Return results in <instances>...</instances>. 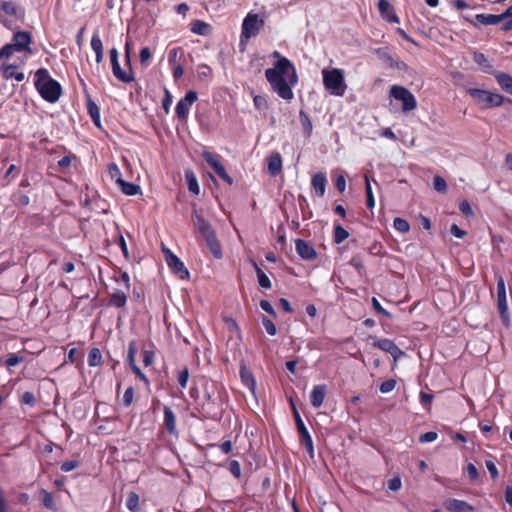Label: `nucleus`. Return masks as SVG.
<instances>
[{
  "mask_svg": "<svg viewBox=\"0 0 512 512\" xmlns=\"http://www.w3.org/2000/svg\"><path fill=\"white\" fill-rule=\"evenodd\" d=\"M133 399H134V388L132 386H129L123 394L121 403L124 407H129L133 403Z\"/></svg>",
  "mask_w": 512,
  "mask_h": 512,
  "instance_id": "nucleus-52",
  "label": "nucleus"
},
{
  "mask_svg": "<svg viewBox=\"0 0 512 512\" xmlns=\"http://www.w3.org/2000/svg\"><path fill=\"white\" fill-rule=\"evenodd\" d=\"M372 345L375 348L389 353L393 357L394 361H397L401 356L404 355V352L392 340L388 338L375 340Z\"/></svg>",
  "mask_w": 512,
  "mask_h": 512,
  "instance_id": "nucleus-14",
  "label": "nucleus"
},
{
  "mask_svg": "<svg viewBox=\"0 0 512 512\" xmlns=\"http://www.w3.org/2000/svg\"><path fill=\"white\" fill-rule=\"evenodd\" d=\"M140 497L136 492H129L126 499V507L130 512H140Z\"/></svg>",
  "mask_w": 512,
  "mask_h": 512,
  "instance_id": "nucleus-36",
  "label": "nucleus"
},
{
  "mask_svg": "<svg viewBox=\"0 0 512 512\" xmlns=\"http://www.w3.org/2000/svg\"><path fill=\"white\" fill-rule=\"evenodd\" d=\"M272 56L277 61L273 67L265 70V78L274 93L285 101H291L294 98L293 88L298 84L296 68L279 51H273Z\"/></svg>",
  "mask_w": 512,
  "mask_h": 512,
  "instance_id": "nucleus-1",
  "label": "nucleus"
},
{
  "mask_svg": "<svg viewBox=\"0 0 512 512\" xmlns=\"http://www.w3.org/2000/svg\"><path fill=\"white\" fill-rule=\"evenodd\" d=\"M32 42L31 33L28 31H18L13 35V43H9L12 46L14 52H31L30 44Z\"/></svg>",
  "mask_w": 512,
  "mask_h": 512,
  "instance_id": "nucleus-13",
  "label": "nucleus"
},
{
  "mask_svg": "<svg viewBox=\"0 0 512 512\" xmlns=\"http://www.w3.org/2000/svg\"><path fill=\"white\" fill-rule=\"evenodd\" d=\"M433 186L437 192L445 193L447 191V183L441 176H435L433 179Z\"/></svg>",
  "mask_w": 512,
  "mask_h": 512,
  "instance_id": "nucleus-53",
  "label": "nucleus"
},
{
  "mask_svg": "<svg viewBox=\"0 0 512 512\" xmlns=\"http://www.w3.org/2000/svg\"><path fill=\"white\" fill-rule=\"evenodd\" d=\"M198 95L196 91H188L184 98L180 99L175 107V113L179 120H186L189 114L190 107L197 100Z\"/></svg>",
  "mask_w": 512,
  "mask_h": 512,
  "instance_id": "nucleus-12",
  "label": "nucleus"
},
{
  "mask_svg": "<svg viewBox=\"0 0 512 512\" xmlns=\"http://www.w3.org/2000/svg\"><path fill=\"white\" fill-rule=\"evenodd\" d=\"M196 72H197L196 77H197L198 81H200V82L208 84L213 79V70L209 65H207L205 63H201V64L197 65Z\"/></svg>",
  "mask_w": 512,
  "mask_h": 512,
  "instance_id": "nucleus-27",
  "label": "nucleus"
},
{
  "mask_svg": "<svg viewBox=\"0 0 512 512\" xmlns=\"http://www.w3.org/2000/svg\"><path fill=\"white\" fill-rule=\"evenodd\" d=\"M178 54H183L182 47H175L169 51L168 63L170 66L175 65Z\"/></svg>",
  "mask_w": 512,
  "mask_h": 512,
  "instance_id": "nucleus-60",
  "label": "nucleus"
},
{
  "mask_svg": "<svg viewBox=\"0 0 512 512\" xmlns=\"http://www.w3.org/2000/svg\"><path fill=\"white\" fill-rule=\"evenodd\" d=\"M164 427L170 435H177L176 415L169 406H164Z\"/></svg>",
  "mask_w": 512,
  "mask_h": 512,
  "instance_id": "nucleus-22",
  "label": "nucleus"
},
{
  "mask_svg": "<svg viewBox=\"0 0 512 512\" xmlns=\"http://www.w3.org/2000/svg\"><path fill=\"white\" fill-rule=\"evenodd\" d=\"M444 507L449 512H473L474 507L464 500L448 499L444 503Z\"/></svg>",
  "mask_w": 512,
  "mask_h": 512,
  "instance_id": "nucleus-18",
  "label": "nucleus"
},
{
  "mask_svg": "<svg viewBox=\"0 0 512 512\" xmlns=\"http://www.w3.org/2000/svg\"><path fill=\"white\" fill-rule=\"evenodd\" d=\"M501 22L508 19L502 26V30L509 31L512 29V5L509 6L506 11L499 15Z\"/></svg>",
  "mask_w": 512,
  "mask_h": 512,
  "instance_id": "nucleus-45",
  "label": "nucleus"
},
{
  "mask_svg": "<svg viewBox=\"0 0 512 512\" xmlns=\"http://www.w3.org/2000/svg\"><path fill=\"white\" fill-rule=\"evenodd\" d=\"M323 84L327 90L336 96H343L346 91L343 71L339 68L323 69Z\"/></svg>",
  "mask_w": 512,
  "mask_h": 512,
  "instance_id": "nucleus-4",
  "label": "nucleus"
},
{
  "mask_svg": "<svg viewBox=\"0 0 512 512\" xmlns=\"http://www.w3.org/2000/svg\"><path fill=\"white\" fill-rule=\"evenodd\" d=\"M495 79L502 90H504L506 93L512 95V76L511 75L504 73V72H497L495 74Z\"/></svg>",
  "mask_w": 512,
  "mask_h": 512,
  "instance_id": "nucleus-30",
  "label": "nucleus"
},
{
  "mask_svg": "<svg viewBox=\"0 0 512 512\" xmlns=\"http://www.w3.org/2000/svg\"><path fill=\"white\" fill-rule=\"evenodd\" d=\"M295 250L297 254L304 260H314L317 258V252L314 246L306 240L296 239Z\"/></svg>",
  "mask_w": 512,
  "mask_h": 512,
  "instance_id": "nucleus-15",
  "label": "nucleus"
},
{
  "mask_svg": "<svg viewBox=\"0 0 512 512\" xmlns=\"http://www.w3.org/2000/svg\"><path fill=\"white\" fill-rule=\"evenodd\" d=\"M396 387V380L394 379H388L381 383L379 389L381 393H389Z\"/></svg>",
  "mask_w": 512,
  "mask_h": 512,
  "instance_id": "nucleus-55",
  "label": "nucleus"
},
{
  "mask_svg": "<svg viewBox=\"0 0 512 512\" xmlns=\"http://www.w3.org/2000/svg\"><path fill=\"white\" fill-rule=\"evenodd\" d=\"M327 394V386L325 384L315 385L310 394V403L314 408H320L323 405Z\"/></svg>",
  "mask_w": 512,
  "mask_h": 512,
  "instance_id": "nucleus-19",
  "label": "nucleus"
},
{
  "mask_svg": "<svg viewBox=\"0 0 512 512\" xmlns=\"http://www.w3.org/2000/svg\"><path fill=\"white\" fill-rule=\"evenodd\" d=\"M393 227L395 230L401 233H408L410 230V224L408 221L401 217H396L393 221Z\"/></svg>",
  "mask_w": 512,
  "mask_h": 512,
  "instance_id": "nucleus-46",
  "label": "nucleus"
},
{
  "mask_svg": "<svg viewBox=\"0 0 512 512\" xmlns=\"http://www.w3.org/2000/svg\"><path fill=\"white\" fill-rule=\"evenodd\" d=\"M438 438V434L435 431H429L426 433H423L419 437L420 443H430L434 442Z\"/></svg>",
  "mask_w": 512,
  "mask_h": 512,
  "instance_id": "nucleus-59",
  "label": "nucleus"
},
{
  "mask_svg": "<svg viewBox=\"0 0 512 512\" xmlns=\"http://www.w3.org/2000/svg\"><path fill=\"white\" fill-rule=\"evenodd\" d=\"M0 8L8 16H24V10L13 0H1Z\"/></svg>",
  "mask_w": 512,
  "mask_h": 512,
  "instance_id": "nucleus-23",
  "label": "nucleus"
},
{
  "mask_svg": "<svg viewBox=\"0 0 512 512\" xmlns=\"http://www.w3.org/2000/svg\"><path fill=\"white\" fill-rule=\"evenodd\" d=\"M468 94L483 108L499 107L505 102L504 96L487 90L470 88Z\"/></svg>",
  "mask_w": 512,
  "mask_h": 512,
  "instance_id": "nucleus-6",
  "label": "nucleus"
},
{
  "mask_svg": "<svg viewBox=\"0 0 512 512\" xmlns=\"http://www.w3.org/2000/svg\"><path fill=\"white\" fill-rule=\"evenodd\" d=\"M80 465H81V462L79 460H76V459L68 460L61 464L60 470L62 472L67 473V472H70V471H73V470L79 468Z\"/></svg>",
  "mask_w": 512,
  "mask_h": 512,
  "instance_id": "nucleus-51",
  "label": "nucleus"
},
{
  "mask_svg": "<svg viewBox=\"0 0 512 512\" xmlns=\"http://www.w3.org/2000/svg\"><path fill=\"white\" fill-rule=\"evenodd\" d=\"M253 103L257 110H265L268 108V102L264 96L255 95L253 98Z\"/></svg>",
  "mask_w": 512,
  "mask_h": 512,
  "instance_id": "nucleus-56",
  "label": "nucleus"
},
{
  "mask_svg": "<svg viewBox=\"0 0 512 512\" xmlns=\"http://www.w3.org/2000/svg\"><path fill=\"white\" fill-rule=\"evenodd\" d=\"M143 364L145 367L151 366L155 360V353L152 350H143Z\"/></svg>",
  "mask_w": 512,
  "mask_h": 512,
  "instance_id": "nucleus-58",
  "label": "nucleus"
},
{
  "mask_svg": "<svg viewBox=\"0 0 512 512\" xmlns=\"http://www.w3.org/2000/svg\"><path fill=\"white\" fill-rule=\"evenodd\" d=\"M109 58H110L112 73L118 81L125 83V84H129L135 80V76H134L132 67H130V69H127V70H124L121 68L120 63H119V52L115 47H113L109 50Z\"/></svg>",
  "mask_w": 512,
  "mask_h": 512,
  "instance_id": "nucleus-8",
  "label": "nucleus"
},
{
  "mask_svg": "<svg viewBox=\"0 0 512 512\" xmlns=\"http://www.w3.org/2000/svg\"><path fill=\"white\" fill-rule=\"evenodd\" d=\"M474 19L482 25H496L501 22L499 15L494 14H477Z\"/></svg>",
  "mask_w": 512,
  "mask_h": 512,
  "instance_id": "nucleus-38",
  "label": "nucleus"
},
{
  "mask_svg": "<svg viewBox=\"0 0 512 512\" xmlns=\"http://www.w3.org/2000/svg\"><path fill=\"white\" fill-rule=\"evenodd\" d=\"M240 376L243 385L246 386L252 392H254L256 388V381L252 373L248 371L245 367H242L240 369Z\"/></svg>",
  "mask_w": 512,
  "mask_h": 512,
  "instance_id": "nucleus-35",
  "label": "nucleus"
},
{
  "mask_svg": "<svg viewBox=\"0 0 512 512\" xmlns=\"http://www.w3.org/2000/svg\"><path fill=\"white\" fill-rule=\"evenodd\" d=\"M262 325L264 326L266 332L271 335V336H274L276 335L277 333V329H276V326L275 324L273 323L272 320L266 318V317H263L262 319Z\"/></svg>",
  "mask_w": 512,
  "mask_h": 512,
  "instance_id": "nucleus-57",
  "label": "nucleus"
},
{
  "mask_svg": "<svg viewBox=\"0 0 512 512\" xmlns=\"http://www.w3.org/2000/svg\"><path fill=\"white\" fill-rule=\"evenodd\" d=\"M127 303V294L123 290L116 289L109 295L108 306L123 308Z\"/></svg>",
  "mask_w": 512,
  "mask_h": 512,
  "instance_id": "nucleus-25",
  "label": "nucleus"
},
{
  "mask_svg": "<svg viewBox=\"0 0 512 512\" xmlns=\"http://www.w3.org/2000/svg\"><path fill=\"white\" fill-rule=\"evenodd\" d=\"M229 471L236 479H239L242 475L241 465L239 461L231 460L229 462Z\"/></svg>",
  "mask_w": 512,
  "mask_h": 512,
  "instance_id": "nucleus-54",
  "label": "nucleus"
},
{
  "mask_svg": "<svg viewBox=\"0 0 512 512\" xmlns=\"http://www.w3.org/2000/svg\"><path fill=\"white\" fill-rule=\"evenodd\" d=\"M202 157L209 165V167L215 172V174L223 180L226 184L231 186L233 184L232 177L227 173L224 165L220 161V156L218 154H213L209 151H203Z\"/></svg>",
  "mask_w": 512,
  "mask_h": 512,
  "instance_id": "nucleus-10",
  "label": "nucleus"
},
{
  "mask_svg": "<svg viewBox=\"0 0 512 512\" xmlns=\"http://www.w3.org/2000/svg\"><path fill=\"white\" fill-rule=\"evenodd\" d=\"M23 361V357L21 356H18L16 354H11L5 361V365L7 367H13V366H17L18 364H20L21 362Z\"/></svg>",
  "mask_w": 512,
  "mask_h": 512,
  "instance_id": "nucleus-64",
  "label": "nucleus"
},
{
  "mask_svg": "<svg viewBox=\"0 0 512 512\" xmlns=\"http://www.w3.org/2000/svg\"><path fill=\"white\" fill-rule=\"evenodd\" d=\"M34 85L40 96L49 103L57 102L62 95L61 84L53 79L45 68L36 71Z\"/></svg>",
  "mask_w": 512,
  "mask_h": 512,
  "instance_id": "nucleus-2",
  "label": "nucleus"
},
{
  "mask_svg": "<svg viewBox=\"0 0 512 512\" xmlns=\"http://www.w3.org/2000/svg\"><path fill=\"white\" fill-rule=\"evenodd\" d=\"M90 44H91L92 50L95 53V61H96V63L97 64L102 63L103 58H104L103 43H102V40L100 38V35H99L98 31L93 33V35L91 37Z\"/></svg>",
  "mask_w": 512,
  "mask_h": 512,
  "instance_id": "nucleus-24",
  "label": "nucleus"
},
{
  "mask_svg": "<svg viewBox=\"0 0 512 512\" xmlns=\"http://www.w3.org/2000/svg\"><path fill=\"white\" fill-rule=\"evenodd\" d=\"M376 55L379 57V59L383 60L389 67H399L398 62L395 61V59L392 57L391 54L387 51L385 48H378L376 49Z\"/></svg>",
  "mask_w": 512,
  "mask_h": 512,
  "instance_id": "nucleus-40",
  "label": "nucleus"
},
{
  "mask_svg": "<svg viewBox=\"0 0 512 512\" xmlns=\"http://www.w3.org/2000/svg\"><path fill=\"white\" fill-rule=\"evenodd\" d=\"M205 402L201 406V413L205 418L216 419L220 412L215 410V399L208 391L204 393Z\"/></svg>",
  "mask_w": 512,
  "mask_h": 512,
  "instance_id": "nucleus-16",
  "label": "nucleus"
},
{
  "mask_svg": "<svg viewBox=\"0 0 512 512\" xmlns=\"http://www.w3.org/2000/svg\"><path fill=\"white\" fill-rule=\"evenodd\" d=\"M311 186L317 197H323L327 186V177L324 172H318L311 178Z\"/></svg>",
  "mask_w": 512,
  "mask_h": 512,
  "instance_id": "nucleus-20",
  "label": "nucleus"
},
{
  "mask_svg": "<svg viewBox=\"0 0 512 512\" xmlns=\"http://www.w3.org/2000/svg\"><path fill=\"white\" fill-rule=\"evenodd\" d=\"M138 352V346L136 340H131L128 344V353L126 357V361L128 366H135L136 364V355Z\"/></svg>",
  "mask_w": 512,
  "mask_h": 512,
  "instance_id": "nucleus-41",
  "label": "nucleus"
},
{
  "mask_svg": "<svg viewBox=\"0 0 512 512\" xmlns=\"http://www.w3.org/2000/svg\"><path fill=\"white\" fill-rule=\"evenodd\" d=\"M1 74L5 79L14 78L16 81L21 82L24 79V74L17 71V66L12 64H3L1 67Z\"/></svg>",
  "mask_w": 512,
  "mask_h": 512,
  "instance_id": "nucleus-28",
  "label": "nucleus"
},
{
  "mask_svg": "<svg viewBox=\"0 0 512 512\" xmlns=\"http://www.w3.org/2000/svg\"><path fill=\"white\" fill-rule=\"evenodd\" d=\"M402 487V481L399 476H395L388 481V489L391 491H398Z\"/></svg>",
  "mask_w": 512,
  "mask_h": 512,
  "instance_id": "nucleus-61",
  "label": "nucleus"
},
{
  "mask_svg": "<svg viewBox=\"0 0 512 512\" xmlns=\"http://www.w3.org/2000/svg\"><path fill=\"white\" fill-rule=\"evenodd\" d=\"M165 261L169 269L180 279H188L189 271L179 257L168 248L162 249Z\"/></svg>",
  "mask_w": 512,
  "mask_h": 512,
  "instance_id": "nucleus-11",
  "label": "nucleus"
},
{
  "mask_svg": "<svg viewBox=\"0 0 512 512\" xmlns=\"http://www.w3.org/2000/svg\"><path fill=\"white\" fill-rule=\"evenodd\" d=\"M186 180H187L188 190L191 193L198 195L200 192V187H199V184H198V181H197L195 175L192 172H187Z\"/></svg>",
  "mask_w": 512,
  "mask_h": 512,
  "instance_id": "nucleus-44",
  "label": "nucleus"
},
{
  "mask_svg": "<svg viewBox=\"0 0 512 512\" xmlns=\"http://www.w3.org/2000/svg\"><path fill=\"white\" fill-rule=\"evenodd\" d=\"M497 309L501 318L503 325L508 327L510 325V315L508 311L507 305V296H506V288L505 282L502 276H499L497 279Z\"/></svg>",
  "mask_w": 512,
  "mask_h": 512,
  "instance_id": "nucleus-9",
  "label": "nucleus"
},
{
  "mask_svg": "<svg viewBox=\"0 0 512 512\" xmlns=\"http://www.w3.org/2000/svg\"><path fill=\"white\" fill-rule=\"evenodd\" d=\"M473 61L479 65L482 69H484L486 72H489L490 69H492V65L490 61L487 59L485 54L481 52H474L473 53Z\"/></svg>",
  "mask_w": 512,
  "mask_h": 512,
  "instance_id": "nucleus-43",
  "label": "nucleus"
},
{
  "mask_svg": "<svg viewBox=\"0 0 512 512\" xmlns=\"http://www.w3.org/2000/svg\"><path fill=\"white\" fill-rule=\"evenodd\" d=\"M299 121L302 126L304 136L309 138L312 135L313 125L309 115L302 109L299 111Z\"/></svg>",
  "mask_w": 512,
  "mask_h": 512,
  "instance_id": "nucleus-31",
  "label": "nucleus"
},
{
  "mask_svg": "<svg viewBox=\"0 0 512 512\" xmlns=\"http://www.w3.org/2000/svg\"><path fill=\"white\" fill-rule=\"evenodd\" d=\"M190 31L196 35L206 36L211 33L212 27L209 23L197 19L190 23Z\"/></svg>",
  "mask_w": 512,
  "mask_h": 512,
  "instance_id": "nucleus-29",
  "label": "nucleus"
},
{
  "mask_svg": "<svg viewBox=\"0 0 512 512\" xmlns=\"http://www.w3.org/2000/svg\"><path fill=\"white\" fill-rule=\"evenodd\" d=\"M151 56L152 54L150 49L148 47H143L139 53L140 63L142 65H146L147 62L151 59Z\"/></svg>",
  "mask_w": 512,
  "mask_h": 512,
  "instance_id": "nucleus-62",
  "label": "nucleus"
},
{
  "mask_svg": "<svg viewBox=\"0 0 512 512\" xmlns=\"http://www.w3.org/2000/svg\"><path fill=\"white\" fill-rule=\"evenodd\" d=\"M40 494L42 496L41 497L42 505L49 510L56 511L57 508H56L53 494L51 492H48L45 489H41Z\"/></svg>",
  "mask_w": 512,
  "mask_h": 512,
  "instance_id": "nucleus-39",
  "label": "nucleus"
},
{
  "mask_svg": "<svg viewBox=\"0 0 512 512\" xmlns=\"http://www.w3.org/2000/svg\"><path fill=\"white\" fill-rule=\"evenodd\" d=\"M252 265L255 269V272H256V275H257V279H258V283L260 285V287L264 288V289H270L272 287V283L269 279V277L264 273V271L259 267V265L257 264L256 261L252 260Z\"/></svg>",
  "mask_w": 512,
  "mask_h": 512,
  "instance_id": "nucleus-34",
  "label": "nucleus"
},
{
  "mask_svg": "<svg viewBox=\"0 0 512 512\" xmlns=\"http://www.w3.org/2000/svg\"><path fill=\"white\" fill-rule=\"evenodd\" d=\"M267 169L271 176L275 177L282 172V157L279 152H272L267 158Z\"/></svg>",
  "mask_w": 512,
  "mask_h": 512,
  "instance_id": "nucleus-21",
  "label": "nucleus"
},
{
  "mask_svg": "<svg viewBox=\"0 0 512 512\" xmlns=\"http://www.w3.org/2000/svg\"><path fill=\"white\" fill-rule=\"evenodd\" d=\"M365 191H366V205L369 209H373L375 206V199L372 192V187L370 185V182L368 178L366 177V184H365Z\"/></svg>",
  "mask_w": 512,
  "mask_h": 512,
  "instance_id": "nucleus-50",
  "label": "nucleus"
},
{
  "mask_svg": "<svg viewBox=\"0 0 512 512\" xmlns=\"http://www.w3.org/2000/svg\"><path fill=\"white\" fill-rule=\"evenodd\" d=\"M86 108L93 123L97 127H100V108L98 105L92 99L88 98L86 101Z\"/></svg>",
  "mask_w": 512,
  "mask_h": 512,
  "instance_id": "nucleus-33",
  "label": "nucleus"
},
{
  "mask_svg": "<svg viewBox=\"0 0 512 512\" xmlns=\"http://www.w3.org/2000/svg\"><path fill=\"white\" fill-rule=\"evenodd\" d=\"M299 434L300 443L305 447L310 457L314 456V445L312 437L306 427L297 430Z\"/></svg>",
  "mask_w": 512,
  "mask_h": 512,
  "instance_id": "nucleus-26",
  "label": "nucleus"
},
{
  "mask_svg": "<svg viewBox=\"0 0 512 512\" xmlns=\"http://www.w3.org/2000/svg\"><path fill=\"white\" fill-rule=\"evenodd\" d=\"M390 96L401 102V109L404 113H408L417 107L415 96L404 86L392 85L390 88Z\"/></svg>",
  "mask_w": 512,
  "mask_h": 512,
  "instance_id": "nucleus-7",
  "label": "nucleus"
},
{
  "mask_svg": "<svg viewBox=\"0 0 512 512\" xmlns=\"http://www.w3.org/2000/svg\"><path fill=\"white\" fill-rule=\"evenodd\" d=\"M108 173H109L111 179L115 180V182L117 184H119L120 181L123 180L121 170L118 167V165L114 162H112L108 165Z\"/></svg>",
  "mask_w": 512,
  "mask_h": 512,
  "instance_id": "nucleus-47",
  "label": "nucleus"
},
{
  "mask_svg": "<svg viewBox=\"0 0 512 512\" xmlns=\"http://www.w3.org/2000/svg\"><path fill=\"white\" fill-rule=\"evenodd\" d=\"M349 237V232L337 221L333 225V242L335 244L343 243Z\"/></svg>",
  "mask_w": 512,
  "mask_h": 512,
  "instance_id": "nucleus-32",
  "label": "nucleus"
},
{
  "mask_svg": "<svg viewBox=\"0 0 512 512\" xmlns=\"http://www.w3.org/2000/svg\"><path fill=\"white\" fill-rule=\"evenodd\" d=\"M188 380H189V370L187 367H184L182 370H180L177 373V381H178L179 386L182 389H185L187 387Z\"/></svg>",
  "mask_w": 512,
  "mask_h": 512,
  "instance_id": "nucleus-48",
  "label": "nucleus"
},
{
  "mask_svg": "<svg viewBox=\"0 0 512 512\" xmlns=\"http://www.w3.org/2000/svg\"><path fill=\"white\" fill-rule=\"evenodd\" d=\"M87 362L90 367L100 366L102 364V354L100 349L92 348L89 351Z\"/></svg>",
  "mask_w": 512,
  "mask_h": 512,
  "instance_id": "nucleus-42",
  "label": "nucleus"
},
{
  "mask_svg": "<svg viewBox=\"0 0 512 512\" xmlns=\"http://www.w3.org/2000/svg\"><path fill=\"white\" fill-rule=\"evenodd\" d=\"M265 22L256 13H248L242 22L240 42H247L256 37L263 28Z\"/></svg>",
  "mask_w": 512,
  "mask_h": 512,
  "instance_id": "nucleus-5",
  "label": "nucleus"
},
{
  "mask_svg": "<svg viewBox=\"0 0 512 512\" xmlns=\"http://www.w3.org/2000/svg\"><path fill=\"white\" fill-rule=\"evenodd\" d=\"M118 186L120 187L122 193H124L125 195H128V196L137 195L141 191L139 185L134 184L132 182H127L124 179L122 181H120Z\"/></svg>",
  "mask_w": 512,
  "mask_h": 512,
  "instance_id": "nucleus-37",
  "label": "nucleus"
},
{
  "mask_svg": "<svg viewBox=\"0 0 512 512\" xmlns=\"http://www.w3.org/2000/svg\"><path fill=\"white\" fill-rule=\"evenodd\" d=\"M378 9L381 17L390 23H399L400 19L388 0H379Z\"/></svg>",
  "mask_w": 512,
  "mask_h": 512,
  "instance_id": "nucleus-17",
  "label": "nucleus"
},
{
  "mask_svg": "<svg viewBox=\"0 0 512 512\" xmlns=\"http://www.w3.org/2000/svg\"><path fill=\"white\" fill-rule=\"evenodd\" d=\"M466 472L468 474V477L471 481H476L479 477V473H478V470L476 468V466L472 463H469L467 466H466Z\"/></svg>",
  "mask_w": 512,
  "mask_h": 512,
  "instance_id": "nucleus-63",
  "label": "nucleus"
},
{
  "mask_svg": "<svg viewBox=\"0 0 512 512\" xmlns=\"http://www.w3.org/2000/svg\"><path fill=\"white\" fill-rule=\"evenodd\" d=\"M193 218L198 232L204 238L214 258L221 259L223 256L221 244L217 239L215 230L212 228L211 224L197 211H194Z\"/></svg>",
  "mask_w": 512,
  "mask_h": 512,
  "instance_id": "nucleus-3",
  "label": "nucleus"
},
{
  "mask_svg": "<svg viewBox=\"0 0 512 512\" xmlns=\"http://www.w3.org/2000/svg\"><path fill=\"white\" fill-rule=\"evenodd\" d=\"M371 303H372L373 309L378 314H380L388 319L392 318V314L382 307V305L380 304V302L378 301V299L376 297H372Z\"/></svg>",
  "mask_w": 512,
  "mask_h": 512,
  "instance_id": "nucleus-49",
  "label": "nucleus"
}]
</instances>
